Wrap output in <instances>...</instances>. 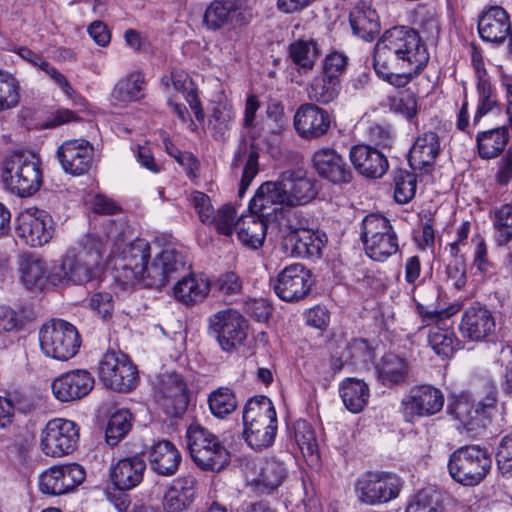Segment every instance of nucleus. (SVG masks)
Masks as SVG:
<instances>
[{"label": "nucleus", "mask_w": 512, "mask_h": 512, "mask_svg": "<svg viewBox=\"0 0 512 512\" xmlns=\"http://www.w3.org/2000/svg\"><path fill=\"white\" fill-rule=\"evenodd\" d=\"M428 61L429 53L418 33L404 26L387 30L374 49L377 75L397 88L405 87Z\"/></svg>", "instance_id": "f257e3e1"}, {"label": "nucleus", "mask_w": 512, "mask_h": 512, "mask_svg": "<svg viewBox=\"0 0 512 512\" xmlns=\"http://www.w3.org/2000/svg\"><path fill=\"white\" fill-rule=\"evenodd\" d=\"M317 195L315 182L301 171H285L278 181L263 183L251 200L262 216H276L286 209L304 206Z\"/></svg>", "instance_id": "f03ea898"}, {"label": "nucleus", "mask_w": 512, "mask_h": 512, "mask_svg": "<svg viewBox=\"0 0 512 512\" xmlns=\"http://www.w3.org/2000/svg\"><path fill=\"white\" fill-rule=\"evenodd\" d=\"M187 447L193 462L204 471L220 472L231 455L219 437L201 425H190L186 432Z\"/></svg>", "instance_id": "7ed1b4c3"}, {"label": "nucleus", "mask_w": 512, "mask_h": 512, "mask_svg": "<svg viewBox=\"0 0 512 512\" xmlns=\"http://www.w3.org/2000/svg\"><path fill=\"white\" fill-rule=\"evenodd\" d=\"M492 467L489 453L478 445H469L455 450L448 461L452 479L464 486L480 484Z\"/></svg>", "instance_id": "20e7f679"}, {"label": "nucleus", "mask_w": 512, "mask_h": 512, "mask_svg": "<svg viewBox=\"0 0 512 512\" xmlns=\"http://www.w3.org/2000/svg\"><path fill=\"white\" fill-rule=\"evenodd\" d=\"M2 181L8 190L21 197L30 196L39 190L42 174L34 155L14 152L4 162Z\"/></svg>", "instance_id": "39448f33"}, {"label": "nucleus", "mask_w": 512, "mask_h": 512, "mask_svg": "<svg viewBox=\"0 0 512 512\" xmlns=\"http://www.w3.org/2000/svg\"><path fill=\"white\" fill-rule=\"evenodd\" d=\"M361 239L366 254L383 262L399 250L398 237L391 222L380 214H369L362 222Z\"/></svg>", "instance_id": "423d86ee"}, {"label": "nucleus", "mask_w": 512, "mask_h": 512, "mask_svg": "<svg viewBox=\"0 0 512 512\" xmlns=\"http://www.w3.org/2000/svg\"><path fill=\"white\" fill-rule=\"evenodd\" d=\"M39 341L43 353L59 361L73 358L81 345L76 327L61 319L45 323L40 329Z\"/></svg>", "instance_id": "0eeeda50"}, {"label": "nucleus", "mask_w": 512, "mask_h": 512, "mask_svg": "<svg viewBox=\"0 0 512 512\" xmlns=\"http://www.w3.org/2000/svg\"><path fill=\"white\" fill-rule=\"evenodd\" d=\"M149 257L150 244L146 240L136 239L127 244L114 260V280L123 289L143 281Z\"/></svg>", "instance_id": "6e6552de"}, {"label": "nucleus", "mask_w": 512, "mask_h": 512, "mask_svg": "<svg viewBox=\"0 0 512 512\" xmlns=\"http://www.w3.org/2000/svg\"><path fill=\"white\" fill-rule=\"evenodd\" d=\"M79 427L68 419L54 418L47 422L40 434V449L50 457H62L76 450Z\"/></svg>", "instance_id": "1a4fd4ad"}, {"label": "nucleus", "mask_w": 512, "mask_h": 512, "mask_svg": "<svg viewBox=\"0 0 512 512\" xmlns=\"http://www.w3.org/2000/svg\"><path fill=\"white\" fill-rule=\"evenodd\" d=\"M400 489V478L396 474L382 471L366 472L355 484L358 500L366 505L387 503L398 496Z\"/></svg>", "instance_id": "9d476101"}, {"label": "nucleus", "mask_w": 512, "mask_h": 512, "mask_svg": "<svg viewBox=\"0 0 512 512\" xmlns=\"http://www.w3.org/2000/svg\"><path fill=\"white\" fill-rule=\"evenodd\" d=\"M210 333L214 334L221 349L233 352L244 344L248 324L237 310L228 308L218 311L208 319Z\"/></svg>", "instance_id": "9b49d317"}, {"label": "nucleus", "mask_w": 512, "mask_h": 512, "mask_svg": "<svg viewBox=\"0 0 512 512\" xmlns=\"http://www.w3.org/2000/svg\"><path fill=\"white\" fill-rule=\"evenodd\" d=\"M98 375L101 382L112 390L129 392L137 385L136 367L121 352L109 351L99 362Z\"/></svg>", "instance_id": "f8f14e48"}, {"label": "nucleus", "mask_w": 512, "mask_h": 512, "mask_svg": "<svg viewBox=\"0 0 512 512\" xmlns=\"http://www.w3.org/2000/svg\"><path fill=\"white\" fill-rule=\"evenodd\" d=\"M53 232V220L44 210L29 208L16 219V235L31 247L47 244L52 239Z\"/></svg>", "instance_id": "ddd939ff"}, {"label": "nucleus", "mask_w": 512, "mask_h": 512, "mask_svg": "<svg viewBox=\"0 0 512 512\" xmlns=\"http://www.w3.org/2000/svg\"><path fill=\"white\" fill-rule=\"evenodd\" d=\"M444 394L429 384L413 387L401 401L402 412L408 421L415 417H430L439 413L444 406Z\"/></svg>", "instance_id": "4468645a"}, {"label": "nucleus", "mask_w": 512, "mask_h": 512, "mask_svg": "<svg viewBox=\"0 0 512 512\" xmlns=\"http://www.w3.org/2000/svg\"><path fill=\"white\" fill-rule=\"evenodd\" d=\"M100 266L73 254L64 255L52 266V286L84 285L100 276Z\"/></svg>", "instance_id": "2eb2a0df"}, {"label": "nucleus", "mask_w": 512, "mask_h": 512, "mask_svg": "<svg viewBox=\"0 0 512 512\" xmlns=\"http://www.w3.org/2000/svg\"><path fill=\"white\" fill-rule=\"evenodd\" d=\"M185 270L184 256L173 249H164L148 264L142 282L147 287L162 288Z\"/></svg>", "instance_id": "dca6fc26"}, {"label": "nucleus", "mask_w": 512, "mask_h": 512, "mask_svg": "<svg viewBox=\"0 0 512 512\" xmlns=\"http://www.w3.org/2000/svg\"><path fill=\"white\" fill-rule=\"evenodd\" d=\"M85 477L84 468L77 463L54 466L40 475L39 488L44 494L59 496L73 491Z\"/></svg>", "instance_id": "f3484780"}, {"label": "nucleus", "mask_w": 512, "mask_h": 512, "mask_svg": "<svg viewBox=\"0 0 512 512\" xmlns=\"http://www.w3.org/2000/svg\"><path fill=\"white\" fill-rule=\"evenodd\" d=\"M332 118L327 110L315 103L300 105L293 118L297 135L308 141L324 137L331 129Z\"/></svg>", "instance_id": "a211bd4d"}, {"label": "nucleus", "mask_w": 512, "mask_h": 512, "mask_svg": "<svg viewBox=\"0 0 512 512\" xmlns=\"http://www.w3.org/2000/svg\"><path fill=\"white\" fill-rule=\"evenodd\" d=\"M311 286V272L300 263L285 267L273 280L276 295L287 302L303 299Z\"/></svg>", "instance_id": "6ab92c4d"}, {"label": "nucleus", "mask_w": 512, "mask_h": 512, "mask_svg": "<svg viewBox=\"0 0 512 512\" xmlns=\"http://www.w3.org/2000/svg\"><path fill=\"white\" fill-rule=\"evenodd\" d=\"M56 157L66 173L83 175L92 167L94 148L85 139L66 140L58 147Z\"/></svg>", "instance_id": "aec40b11"}, {"label": "nucleus", "mask_w": 512, "mask_h": 512, "mask_svg": "<svg viewBox=\"0 0 512 512\" xmlns=\"http://www.w3.org/2000/svg\"><path fill=\"white\" fill-rule=\"evenodd\" d=\"M94 387V377L84 369L66 372L52 382L54 396L61 402H72L87 396Z\"/></svg>", "instance_id": "412c9836"}, {"label": "nucleus", "mask_w": 512, "mask_h": 512, "mask_svg": "<svg viewBox=\"0 0 512 512\" xmlns=\"http://www.w3.org/2000/svg\"><path fill=\"white\" fill-rule=\"evenodd\" d=\"M318 175L334 184H345L352 180V171L344 158L333 148L322 147L312 156Z\"/></svg>", "instance_id": "4be33fe9"}, {"label": "nucleus", "mask_w": 512, "mask_h": 512, "mask_svg": "<svg viewBox=\"0 0 512 512\" xmlns=\"http://www.w3.org/2000/svg\"><path fill=\"white\" fill-rule=\"evenodd\" d=\"M157 398L168 413L183 412L188 404V395L182 377L177 373L163 374L159 380Z\"/></svg>", "instance_id": "5701e85b"}, {"label": "nucleus", "mask_w": 512, "mask_h": 512, "mask_svg": "<svg viewBox=\"0 0 512 512\" xmlns=\"http://www.w3.org/2000/svg\"><path fill=\"white\" fill-rule=\"evenodd\" d=\"M327 243V236L320 230L299 228L291 230L285 237L286 248L302 258H320Z\"/></svg>", "instance_id": "b1692460"}, {"label": "nucleus", "mask_w": 512, "mask_h": 512, "mask_svg": "<svg viewBox=\"0 0 512 512\" xmlns=\"http://www.w3.org/2000/svg\"><path fill=\"white\" fill-rule=\"evenodd\" d=\"M459 329L463 337L481 341L494 332L495 320L490 310L475 304L465 309Z\"/></svg>", "instance_id": "393cba45"}, {"label": "nucleus", "mask_w": 512, "mask_h": 512, "mask_svg": "<svg viewBox=\"0 0 512 512\" xmlns=\"http://www.w3.org/2000/svg\"><path fill=\"white\" fill-rule=\"evenodd\" d=\"M510 29V17L500 6L485 7L479 16L478 32L486 42L503 43Z\"/></svg>", "instance_id": "a878e982"}, {"label": "nucleus", "mask_w": 512, "mask_h": 512, "mask_svg": "<svg viewBox=\"0 0 512 512\" xmlns=\"http://www.w3.org/2000/svg\"><path fill=\"white\" fill-rule=\"evenodd\" d=\"M349 157L355 170L367 178H381L389 167L387 157L368 145L353 146Z\"/></svg>", "instance_id": "bb28decb"}, {"label": "nucleus", "mask_w": 512, "mask_h": 512, "mask_svg": "<svg viewBox=\"0 0 512 512\" xmlns=\"http://www.w3.org/2000/svg\"><path fill=\"white\" fill-rule=\"evenodd\" d=\"M150 468L160 476L174 475L181 463V454L169 440H158L147 450Z\"/></svg>", "instance_id": "cd10ccee"}, {"label": "nucleus", "mask_w": 512, "mask_h": 512, "mask_svg": "<svg viewBox=\"0 0 512 512\" xmlns=\"http://www.w3.org/2000/svg\"><path fill=\"white\" fill-rule=\"evenodd\" d=\"M250 214L241 216L236 222L238 239L246 246L257 249L262 246L268 227V222L276 216H262L260 211H255L249 203Z\"/></svg>", "instance_id": "c85d7f7f"}, {"label": "nucleus", "mask_w": 512, "mask_h": 512, "mask_svg": "<svg viewBox=\"0 0 512 512\" xmlns=\"http://www.w3.org/2000/svg\"><path fill=\"white\" fill-rule=\"evenodd\" d=\"M20 278L29 290H44L52 285V266L47 267L45 261L30 255L22 254L19 259Z\"/></svg>", "instance_id": "c756f323"}, {"label": "nucleus", "mask_w": 512, "mask_h": 512, "mask_svg": "<svg viewBox=\"0 0 512 512\" xmlns=\"http://www.w3.org/2000/svg\"><path fill=\"white\" fill-rule=\"evenodd\" d=\"M34 409L32 399L17 383H7L2 395V427L12 424L17 415H25Z\"/></svg>", "instance_id": "7c9ffc66"}, {"label": "nucleus", "mask_w": 512, "mask_h": 512, "mask_svg": "<svg viewBox=\"0 0 512 512\" xmlns=\"http://www.w3.org/2000/svg\"><path fill=\"white\" fill-rule=\"evenodd\" d=\"M145 461L139 456L120 459L110 469V477L119 490H130L143 479Z\"/></svg>", "instance_id": "2f4dec72"}, {"label": "nucleus", "mask_w": 512, "mask_h": 512, "mask_svg": "<svg viewBox=\"0 0 512 512\" xmlns=\"http://www.w3.org/2000/svg\"><path fill=\"white\" fill-rule=\"evenodd\" d=\"M196 479L192 475L181 476L172 481L163 497L167 512H182L194 500Z\"/></svg>", "instance_id": "473e14b6"}, {"label": "nucleus", "mask_w": 512, "mask_h": 512, "mask_svg": "<svg viewBox=\"0 0 512 512\" xmlns=\"http://www.w3.org/2000/svg\"><path fill=\"white\" fill-rule=\"evenodd\" d=\"M210 291L208 279L201 274L191 273L179 279L173 287L174 298L185 305L202 302Z\"/></svg>", "instance_id": "72a5a7b5"}, {"label": "nucleus", "mask_w": 512, "mask_h": 512, "mask_svg": "<svg viewBox=\"0 0 512 512\" xmlns=\"http://www.w3.org/2000/svg\"><path fill=\"white\" fill-rule=\"evenodd\" d=\"M321 56V49L314 39H298L289 45L288 57L300 74L313 71Z\"/></svg>", "instance_id": "f704fd0d"}, {"label": "nucleus", "mask_w": 512, "mask_h": 512, "mask_svg": "<svg viewBox=\"0 0 512 512\" xmlns=\"http://www.w3.org/2000/svg\"><path fill=\"white\" fill-rule=\"evenodd\" d=\"M440 152L439 137L435 132L428 131L420 135L409 153V162L414 169L431 167Z\"/></svg>", "instance_id": "c9c22d12"}, {"label": "nucleus", "mask_w": 512, "mask_h": 512, "mask_svg": "<svg viewBox=\"0 0 512 512\" xmlns=\"http://www.w3.org/2000/svg\"><path fill=\"white\" fill-rule=\"evenodd\" d=\"M353 33L359 38L372 41L379 33L380 24L377 13L366 5L356 6L349 15Z\"/></svg>", "instance_id": "e433bc0d"}, {"label": "nucleus", "mask_w": 512, "mask_h": 512, "mask_svg": "<svg viewBox=\"0 0 512 512\" xmlns=\"http://www.w3.org/2000/svg\"><path fill=\"white\" fill-rule=\"evenodd\" d=\"M409 365L406 359L395 355L386 354L377 365V373L381 382L386 386L402 385L406 382Z\"/></svg>", "instance_id": "4c0bfd02"}, {"label": "nucleus", "mask_w": 512, "mask_h": 512, "mask_svg": "<svg viewBox=\"0 0 512 512\" xmlns=\"http://www.w3.org/2000/svg\"><path fill=\"white\" fill-rule=\"evenodd\" d=\"M476 74L478 104L476 113L473 118L474 124H478L484 115L488 114L499 105L496 90L492 86L485 68L481 65H478L476 67Z\"/></svg>", "instance_id": "58836bf2"}, {"label": "nucleus", "mask_w": 512, "mask_h": 512, "mask_svg": "<svg viewBox=\"0 0 512 512\" xmlns=\"http://www.w3.org/2000/svg\"><path fill=\"white\" fill-rule=\"evenodd\" d=\"M508 141L509 132L505 126L479 132L476 136L478 154L482 159L496 158Z\"/></svg>", "instance_id": "ea45409f"}, {"label": "nucleus", "mask_w": 512, "mask_h": 512, "mask_svg": "<svg viewBox=\"0 0 512 512\" xmlns=\"http://www.w3.org/2000/svg\"><path fill=\"white\" fill-rule=\"evenodd\" d=\"M258 152L246 144L241 145L234 155L232 168L243 166L238 194L242 197L258 173Z\"/></svg>", "instance_id": "a19ab883"}, {"label": "nucleus", "mask_w": 512, "mask_h": 512, "mask_svg": "<svg viewBox=\"0 0 512 512\" xmlns=\"http://www.w3.org/2000/svg\"><path fill=\"white\" fill-rule=\"evenodd\" d=\"M340 396L349 411L359 413L368 402L369 388L362 380L347 378L340 385Z\"/></svg>", "instance_id": "79ce46f5"}, {"label": "nucleus", "mask_w": 512, "mask_h": 512, "mask_svg": "<svg viewBox=\"0 0 512 512\" xmlns=\"http://www.w3.org/2000/svg\"><path fill=\"white\" fill-rule=\"evenodd\" d=\"M277 432V417L244 426L243 435L247 444L256 450L271 446Z\"/></svg>", "instance_id": "37998d69"}, {"label": "nucleus", "mask_w": 512, "mask_h": 512, "mask_svg": "<svg viewBox=\"0 0 512 512\" xmlns=\"http://www.w3.org/2000/svg\"><path fill=\"white\" fill-rule=\"evenodd\" d=\"M144 83V76L140 72H132L117 81L111 97L120 103L138 101L143 97Z\"/></svg>", "instance_id": "c03bdc74"}, {"label": "nucleus", "mask_w": 512, "mask_h": 512, "mask_svg": "<svg viewBox=\"0 0 512 512\" xmlns=\"http://www.w3.org/2000/svg\"><path fill=\"white\" fill-rule=\"evenodd\" d=\"M340 90V80H335L322 74L311 81L307 88V94L311 101L327 105L338 97Z\"/></svg>", "instance_id": "a18cd8bd"}, {"label": "nucleus", "mask_w": 512, "mask_h": 512, "mask_svg": "<svg viewBox=\"0 0 512 512\" xmlns=\"http://www.w3.org/2000/svg\"><path fill=\"white\" fill-rule=\"evenodd\" d=\"M277 417L272 401L266 396L250 398L243 409L244 426L267 421Z\"/></svg>", "instance_id": "49530a36"}, {"label": "nucleus", "mask_w": 512, "mask_h": 512, "mask_svg": "<svg viewBox=\"0 0 512 512\" xmlns=\"http://www.w3.org/2000/svg\"><path fill=\"white\" fill-rule=\"evenodd\" d=\"M491 220L495 229L497 246H506L512 241V204H503L493 208Z\"/></svg>", "instance_id": "de8ad7c7"}, {"label": "nucleus", "mask_w": 512, "mask_h": 512, "mask_svg": "<svg viewBox=\"0 0 512 512\" xmlns=\"http://www.w3.org/2000/svg\"><path fill=\"white\" fill-rule=\"evenodd\" d=\"M235 112L227 103L216 104L209 117L208 128L216 139H224L227 131L231 129Z\"/></svg>", "instance_id": "09e8293b"}, {"label": "nucleus", "mask_w": 512, "mask_h": 512, "mask_svg": "<svg viewBox=\"0 0 512 512\" xmlns=\"http://www.w3.org/2000/svg\"><path fill=\"white\" fill-rule=\"evenodd\" d=\"M450 413L458 420L464 427L469 430L477 426H485L484 416L481 409L475 404V407L466 399H458L450 408Z\"/></svg>", "instance_id": "8fccbe9b"}, {"label": "nucleus", "mask_w": 512, "mask_h": 512, "mask_svg": "<svg viewBox=\"0 0 512 512\" xmlns=\"http://www.w3.org/2000/svg\"><path fill=\"white\" fill-rule=\"evenodd\" d=\"M170 82L176 91L183 94L187 102H195L197 87L187 72L179 68L172 69L170 75L161 78V83L165 88H169Z\"/></svg>", "instance_id": "3c124183"}, {"label": "nucleus", "mask_w": 512, "mask_h": 512, "mask_svg": "<svg viewBox=\"0 0 512 512\" xmlns=\"http://www.w3.org/2000/svg\"><path fill=\"white\" fill-rule=\"evenodd\" d=\"M285 478V468L283 464L277 460H266L260 467V473L257 477L256 484L267 492L278 488Z\"/></svg>", "instance_id": "603ef678"}, {"label": "nucleus", "mask_w": 512, "mask_h": 512, "mask_svg": "<svg viewBox=\"0 0 512 512\" xmlns=\"http://www.w3.org/2000/svg\"><path fill=\"white\" fill-rule=\"evenodd\" d=\"M131 428V414L126 409H120L111 415L106 431V441L110 446L116 445Z\"/></svg>", "instance_id": "864d4df0"}, {"label": "nucleus", "mask_w": 512, "mask_h": 512, "mask_svg": "<svg viewBox=\"0 0 512 512\" xmlns=\"http://www.w3.org/2000/svg\"><path fill=\"white\" fill-rule=\"evenodd\" d=\"M208 403L212 414L218 418H224L237 407V400L232 390L223 387L209 395Z\"/></svg>", "instance_id": "5fc2aeb1"}, {"label": "nucleus", "mask_w": 512, "mask_h": 512, "mask_svg": "<svg viewBox=\"0 0 512 512\" xmlns=\"http://www.w3.org/2000/svg\"><path fill=\"white\" fill-rule=\"evenodd\" d=\"M497 400V389L494 381L490 379L481 380L476 386L474 401L484 416L489 417L491 415V412L496 408Z\"/></svg>", "instance_id": "6e6d98bb"}, {"label": "nucleus", "mask_w": 512, "mask_h": 512, "mask_svg": "<svg viewBox=\"0 0 512 512\" xmlns=\"http://www.w3.org/2000/svg\"><path fill=\"white\" fill-rule=\"evenodd\" d=\"M429 344L437 355L449 358L455 351L457 340L452 331L433 328L429 333Z\"/></svg>", "instance_id": "4d7b16f0"}, {"label": "nucleus", "mask_w": 512, "mask_h": 512, "mask_svg": "<svg viewBox=\"0 0 512 512\" xmlns=\"http://www.w3.org/2000/svg\"><path fill=\"white\" fill-rule=\"evenodd\" d=\"M405 512H443V506L436 491L424 489L409 502Z\"/></svg>", "instance_id": "13d9d810"}, {"label": "nucleus", "mask_w": 512, "mask_h": 512, "mask_svg": "<svg viewBox=\"0 0 512 512\" xmlns=\"http://www.w3.org/2000/svg\"><path fill=\"white\" fill-rule=\"evenodd\" d=\"M394 197L398 203H408L416 193V177L406 170H398L394 177Z\"/></svg>", "instance_id": "bf43d9fd"}, {"label": "nucleus", "mask_w": 512, "mask_h": 512, "mask_svg": "<svg viewBox=\"0 0 512 512\" xmlns=\"http://www.w3.org/2000/svg\"><path fill=\"white\" fill-rule=\"evenodd\" d=\"M293 429L294 440L302 454L312 456L317 451V441L311 425L305 420H297Z\"/></svg>", "instance_id": "052dcab7"}, {"label": "nucleus", "mask_w": 512, "mask_h": 512, "mask_svg": "<svg viewBox=\"0 0 512 512\" xmlns=\"http://www.w3.org/2000/svg\"><path fill=\"white\" fill-rule=\"evenodd\" d=\"M229 1H214L206 9L204 23L211 30H218L230 24Z\"/></svg>", "instance_id": "680f3d73"}, {"label": "nucleus", "mask_w": 512, "mask_h": 512, "mask_svg": "<svg viewBox=\"0 0 512 512\" xmlns=\"http://www.w3.org/2000/svg\"><path fill=\"white\" fill-rule=\"evenodd\" d=\"M236 210L230 204H225L214 213V219L212 224L216 230L223 235H232L234 229H236Z\"/></svg>", "instance_id": "e2e57ef3"}, {"label": "nucleus", "mask_w": 512, "mask_h": 512, "mask_svg": "<svg viewBox=\"0 0 512 512\" xmlns=\"http://www.w3.org/2000/svg\"><path fill=\"white\" fill-rule=\"evenodd\" d=\"M2 110L16 107L20 102V85L16 78L11 74L2 72Z\"/></svg>", "instance_id": "0e129e2a"}, {"label": "nucleus", "mask_w": 512, "mask_h": 512, "mask_svg": "<svg viewBox=\"0 0 512 512\" xmlns=\"http://www.w3.org/2000/svg\"><path fill=\"white\" fill-rule=\"evenodd\" d=\"M348 64L346 55L340 52H332L328 54L323 63L322 74L340 80V77L345 73Z\"/></svg>", "instance_id": "69168bd1"}, {"label": "nucleus", "mask_w": 512, "mask_h": 512, "mask_svg": "<svg viewBox=\"0 0 512 512\" xmlns=\"http://www.w3.org/2000/svg\"><path fill=\"white\" fill-rule=\"evenodd\" d=\"M189 201L196 210L202 223L212 225L214 219V208L210 197L203 192L194 191L189 197Z\"/></svg>", "instance_id": "338daca9"}, {"label": "nucleus", "mask_w": 512, "mask_h": 512, "mask_svg": "<svg viewBox=\"0 0 512 512\" xmlns=\"http://www.w3.org/2000/svg\"><path fill=\"white\" fill-rule=\"evenodd\" d=\"M496 460L503 475H512V432L504 436L497 450Z\"/></svg>", "instance_id": "774afa93"}]
</instances>
